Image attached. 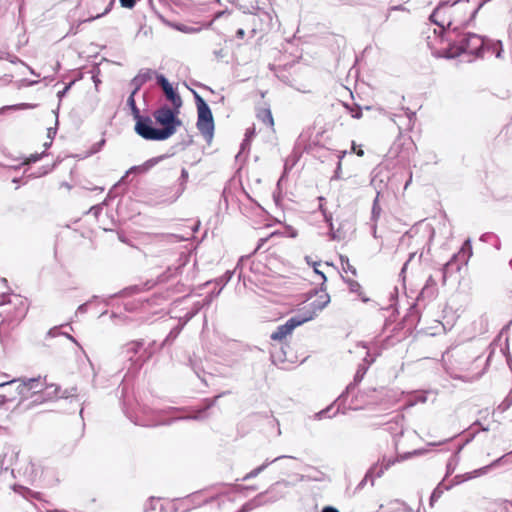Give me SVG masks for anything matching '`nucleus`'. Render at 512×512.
<instances>
[{
    "label": "nucleus",
    "mask_w": 512,
    "mask_h": 512,
    "mask_svg": "<svg viewBox=\"0 0 512 512\" xmlns=\"http://www.w3.org/2000/svg\"><path fill=\"white\" fill-rule=\"evenodd\" d=\"M340 263L344 272H350L352 275H356V268L350 264L347 256H340Z\"/></svg>",
    "instance_id": "obj_20"
},
{
    "label": "nucleus",
    "mask_w": 512,
    "mask_h": 512,
    "mask_svg": "<svg viewBox=\"0 0 512 512\" xmlns=\"http://www.w3.org/2000/svg\"><path fill=\"white\" fill-rule=\"evenodd\" d=\"M40 159V155L38 154H34V155H31L28 159H27V162L26 163H34L36 161H38Z\"/></svg>",
    "instance_id": "obj_46"
},
{
    "label": "nucleus",
    "mask_w": 512,
    "mask_h": 512,
    "mask_svg": "<svg viewBox=\"0 0 512 512\" xmlns=\"http://www.w3.org/2000/svg\"><path fill=\"white\" fill-rule=\"evenodd\" d=\"M392 504H395V505H397V506H400V505H401V506H404V503L399 502V501H397V500H396V501H394V502H392Z\"/></svg>",
    "instance_id": "obj_61"
},
{
    "label": "nucleus",
    "mask_w": 512,
    "mask_h": 512,
    "mask_svg": "<svg viewBox=\"0 0 512 512\" xmlns=\"http://www.w3.org/2000/svg\"><path fill=\"white\" fill-rule=\"evenodd\" d=\"M347 109H349L351 116L355 119H359L362 117V111L359 107L356 108H350L349 106L345 105Z\"/></svg>",
    "instance_id": "obj_31"
},
{
    "label": "nucleus",
    "mask_w": 512,
    "mask_h": 512,
    "mask_svg": "<svg viewBox=\"0 0 512 512\" xmlns=\"http://www.w3.org/2000/svg\"><path fill=\"white\" fill-rule=\"evenodd\" d=\"M142 346L143 342L141 341L129 342L123 347V353L126 354V356H128L130 359H132V356L137 354Z\"/></svg>",
    "instance_id": "obj_17"
},
{
    "label": "nucleus",
    "mask_w": 512,
    "mask_h": 512,
    "mask_svg": "<svg viewBox=\"0 0 512 512\" xmlns=\"http://www.w3.org/2000/svg\"><path fill=\"white\" fill-rule=\"evenodd\" d=\"M131 112H132L133 118L136 120V122L139 121V119H143L145 117V116H141L140 110L138 109L137 106H135V108H132Z\"/></svg>",
    "instance_id": "obj_39"
},
{
    "label": "nucleus",
    "mask_w": 512,
    "mask_h": 512,
    "mask_svg": "<svg viewBox=\"0 0 512 512\" xmlns=\"http://www.w3.org/2000/svg\"><path fill=\"white\" fill-rule=\"evenodd\" d=\"M484 47V40L477 34L467 33L459 35V39L450 45V59L464 56L470 62L472 57L478 56Z\"/></svg>",
    "instance_id": "obj_4"
},
{
    "label": "nucleus",
    "mask_w": 512,
    "mask_h": 512,
    "mask_svg": "<svg viewBox=\"0 0 512 512\" xmlns=\"http://www.w3.org/2000/svg\"><path fill=\"white\" fill-rule=\"evenodd\" d=\"M219 397H220V395L215 396V397L211 400V402L207 405V407L205 408V410H206L207 408H209L210 406L214 405V404H215V402L217 401V399H218Z\"/></svg>",
    "instance_id": "obj_54"
},
{
    "label": "nucleus",
    "mask_w": 512,
    "mask_h": 512,
    "mask_svg": "<svg viewBox=\"0 0 512 512\" xmlns=\"http://www.w3.org/2000/svg\"><path fill=\"white\" fill-rule=\"evenodd\" d=\"M280 483L281 482L275 483L265 493H259L253 499H251L248 502H246L240 508V510L238 512H250V511H252L253 509H255L257 507H260V506L268 504V503H273V502L277 501L278 499L282 498V495H273L270 498L264 500V495L265 494H272V493H274L275 492V487L278 484H280ZM282 483L285 484L286 486H288V484H289L287 481H283Z\"/></svg>",
    "instance_id": "obj_8"
},
{
    "label": "nucleus",
    "mask_w": 512,
    "mask_h": 512,
    "mask_svg": "<svg viewBox=\"0 0 512 512\" xmlns=\"http://www.w3.org/2000/svg\"><path fill=\"white\" fill-rule=\"evenodd\" d=\"M406 114H407L409 121H411L412 118L415 116V113L411 112L409 109H406Z\"/></svg>",
    "instance_id": "obj_53"
},
{
    "label": "nucleus",
    "mask_w": 512,
    "mask_h": 512,
    "mask_svg": "<svg viewBox=\"0 0 512 512\" xmlns=\"http://www.w3.org/2000/svg\"><path fill=\"white\" fill-rule=\"evenodd\" d=\"M265 470V466H258L255 469L251 470L249 473H247L242 480L246 481L252 478L257 477L261 472Z\"/></svg>",
    "instance_id": "obj_25"
},
{
    "label": "nucleus",
    "mask_w": 512,
    "mask_h": 512,
    "mask_svg": "<svg viewBox=\"0 0 512 512\" xmlns=\"http://www.w3.org/2000/svg\"><path fill=\"white\" fill-rule=\"evenodd\" d=\"M180 332V329L179 328H174L170 331V333L168 334V336L165 338V340L163 341L162 345H165L167 344L168 342L170 341H173L179 334Z\"/></svg>",
    "instance_id": "obj_27"
},
{
    "label": "nucleus",
    "mask_w": 512,
    "mask_h": 512,
    "mask_svg": "<svg viewBox=\"0 0 512 512\" xmlns=\"http://www.w3.org/2000/svg\"><path fill=\"white\" fill-rule=\"evenodd\" d=\"M194 95L198 111L197 129L207 142H211L214 135V120L211 109L199 94L194 93Z\"/></svg>",
    "instance_id": "obj_5"
},
{
    "label": "nucleus",
    "mask_w": 512,
    "mask_h": 512,
    "mask_svg": "<svg viewBox=\"0 0 512 512\" xmlns=\"http://www.w3.org/2000/svg\"><path fill=\"white\" fill-rule=\"evenodd\" d=\"M352 228L353 225L349 221H343L336 230L333 228V231H330V237L337 241L343 240L346 238L347 231Z\"/></svg>",
    "instance_id": "obj_14"
},
{
    "label": "nucleus",
    "mask_w": 512,
    "mask_h": 512,
    "mask_svg": "<svg viewBox=\"0 0 512 512\" xmlns=\"http://www.w3.org/2000/svg\"><path fill=\"white\" fill-rule=\"evenodd\" d=\"M340 173H341V162L338 161L337 168L335 170L333 179H339L340 178Z\"/></svg>",
    "instance_id": "obj_44"
},
{
    "label": "nucleus",
    "mask_w": 512,
    "mask_h": 512,
    "mask_svg": "<svg viewBox=\"0 0 512 512\" xmlns=\"http://www.w3.org/2000/svg\"><path fill=\"white\" fill-rule=\"evenodd\" d=\"M395 462L396 460L393 459H384L379 468L373 467L375 469V477L380 478Z\"/></svg>",
    "instance_id": "obj_19"
},
{
    "label": "nucleus",
    "mask_w": 512,
    "mask_h": 512,
    "mask_svg": "<svg viewBox=\"0 0 512 512\" xmlns=\"http://www.w3.org/2000/svg\"><path fill=\"white\" fill-rule=\"evenodd\" d=\"M326 297L327 299L324 302L318 304L315 302L312 303L311 309L304 311L302 314H298L289 318L283 325L278 326L277 329L271 334V339L281 341L290 335L296 327L312 320L316 316L317 312L321 311L328 304L329 297Z\"/></svg>",
    "instance_id": "obj_3"
},
{
    "label": "nucleus",
    "mask_w": 512,
    "mask_h": 512,
    "mask_svg": "<svg viewBox=\"0 0 512 512\" xmlns=\"http://www.w3.org/2000/svg\"><path fill=\"white\" fill-rule=\"evenodd\" d=\"M448 468V465L446 466ZM448 478V469L446 470V473L442 479V481L437 485V487L433 490L431 496L429 505L430 507H434L435 503L440 499L444 492L448 490V485L446 484V479Z\"/></svg>",
    "instance_id": "obj_13"
},
{
    "label": "nucleus",
    "mask_w": 512,
    "mask_h": 512,
    "mask_svg": "<svg viewBox=\"0 0 512 512\" xmlns=\"http://www.w3.org/2000/svg\"><path fill=\"white\" fill-rule=\"evenodd\" d=\"M348 286L351 292L358 293L361 289V285L355 280H348Z\"/></svg>",
    "instance_id": "obj_30"
},
{
    "label": "nucleus",
    "mask_w": 512,
    "mask_h": 512,
    "mask_svg": "<svg viewBox=\"0 0 512 512\" xmlns=\"http://www.w3.org/2000/svg\"><path fill=\"white\" fill-rule=\"evenodd\" d=\"M19 455V450L9 444H0V473L13 465Z\"/></svg>",
    "instance_id": "obj_9"
},
{
    "label": "nucleus",
    "mask_w": 512,
    "mask_h": 512,
    "mask_svg": "<svg viewBox=\"0 0 512 512\" xmlns=\"http://www.w3.org/2000/svg\"><path fill=\"white\" fill-rule=\"evenodd\" d=\"M366 371H367V367H360V368L357 370V372H356V374H355V376H354V382H353V383H350V384L346 387L345 392H343V393L339 396L338 400H340V399L344 398V397L346 396V394H348V393H349V392H350V391L355 387V385H357L359 382H361V380L363 379V377H364V375H365Z\"/></svg>",
    "instance_id": "obj_16"
},
{
    "label": "nucleus",
    "mask_w": 512,
    "mask_h": 512,
    "mask_svg": "<svg viewBox=\"0 0 512 512\" xmlns=\"http://www.w3.org/2000/svg\"><path fill=\"white\" fill-rule=\"evenodd\" d=\"M58 334L59 333H58V328L57 327L50 329L49 332H48V335L51 336V337H55Z\"/></svg>",
    "instance_id": "obj_50"
},
{
    "label": "nucleus",
    "mask_w": 512,
    "mask_h": 512,
    "mask_svg": "<svg viewBox=\"0 0 512 512\" xmlns=\"http://www.w3.org/2000/svg\"><path fill=\"white\" fill-rule=\"evenodd\" d=\"M326 478L325 474L315 468H310L309 472L302 475L301 480L306 481H324Z\"/></svg>",
    "instance_id": "obj_18"
},
{
    "label": "nucleus",
    "mask_w": 512,
    "mask_h": 512,
    "mask_svg": "<svg viewBox=\"0 0 512 512\" xmlns=\"http://www.w3.org/2000/svg\"><path fill=\"white\" fill-rule=\"evenodd\" d=\"M176 29L186 34H194L198 33L201 30V27L189 26L185 24L176 25Z\"/></svg>",
    "instance_id": "obj_23"
},
{
    "label": "nucleus",
    "mask_w": 512,
    "mask_h": 512,
    "mask_svg": "<svg viewBox=\"0 0 512 512\" xmlns=\"http://www.w3.org/2000/svg\"><path fill=\"white\" fill-rule=\"evenodd\" d=\"M320 209L322 210L323 212V215H324V218H325V221L328 223L329 225V228H330V231H333V222H332V215L331 214H328L325 212V210H323L322 206H320Z\"/></svg>",
    "instance_id": "obj_35"
},
{
    "label": "nucleus",
    "mask_w": 512,
    "mask_h": 512,
    "mask_svg": "<svg viewBox=\"0 0 512 512\" xmlns=\"http://www.w3.org/2000/svg\"><path fill=\"white\" fill-rule=\"evenodd\" d=\"M156 79L158 85L161 86L162 89L170 85L169 81L166 79L164 75H157Z\"/></svg>",
    "instance_id": "obj_33"
},
{
    "label": "nucleus",
    "mask_w": 512,
    "mask_h": 512,
    "mask_svg": "<svg viewBox=\"0 0 512 512\" xmlns=\"http://www.w3.org/2000/svg\"><path fill=\"white\" fill-rule=\"evenodd\" d=\"M322 512H339V511L334 507L327 506V507L323 508Z\"/></svg>",
    "instance_id": "obj_51"
},
{
    "label": "nucleus",
    "mask_w": 512,
    "mask_h": 512,
    "mask_svg": "<svg viewBox=\"0 0 512 512\" xmlns=\"http://www.w3.org/2000/svg\"><path fill=\"white\" fill-rule=\"evenodd\" d=\"M234 274V271H226L225 274L219 278V282L222 284V286L226 285L232 278Z\"/></svg>",
    "instance_id": "obj_29"
},
{
    "label": "nucleus",
    "mask_w": 512,
    "mask_h": 512,
    "mask_svg": "<svg viewBox=\"0 0 512 512\" xmlns=\"http://www.w3.org/2000/svg\"><path fill=\"white\" fill-rule=\"evenodd\" d=\"M245 36V31L244 29L240 28L237 30L236 32V37L239 38V39H243Z\"/></svg>",
    "instance_id": "obj_49"
},
{
    "label": "nucleus",
    "mask_w": 512,
    "mask_h": 512,
    "mask_svg": "<svg viewBox=\"0 0 512 512\" xmlns=\"http://www.w3.org/2000/svg\"><path fill=\"white\" fill-rule=\"evenodd\" d=\"M203 412L204 411H198L196 414H194L192 416L179 417L178 419H195V420L203 419L204 418Z\"/></svg>",
    "instance_id": "obj_38"
},
{
    "label": "nucleus",
    "mask_w": 512,
    "mask_h": 512,
    "mask_svg": "<svg viewBox=\"0 0 512 512\" xmlns=\"http://www.w3.org/2000/svg\"><path fill=\"white\" fill-rule=\"evenodd\" d=\"M14 401H16V397L14 395L0 393V409L6 407L8 403Z\"/></svg>",
    "instance_id": "obj_24"
},
{
    "label": "nucleus",
    "mask_w": 512,
    "mask_h": 512,
    "mask_svg": "<svg viewBox=\"0 0 512 512\" xmlns=\"http://www.w3.org/2000/svg\"><path fill=\"white\" fill-rule=\"evenodd\" d=\"M113 3H114V0H111V1L109 2L108 6L106 7V9L104 10V12H102L101 14H96L95 16L90 17V18L88 19V21H92V20H94V19H97V18H100V17H102V16L106 15V14L111 10V8H112V6H113Z\"/></svg>",
    "instance_id": "obj_32"
},
{
    "label": "nucleus",
    "mask_w": 512,
    "mask_h": 512,
    "mask_svg": "<svg viewBox=\"0 0 512 512\" xmlns=\"http://www.w3.org/2000/svg\"><path fill=\"white\" fill-rule=\"evenodd\" d=\"M166 98L172 103L173 108L179 110L182 106V99L180 95L174 90L172 85L165 87L162 89Z\"/></svg>",
    "instance_id": "obj_15"
},
{
    "label": "nucleus",
    "mask_w": 512,
    "mask_h": 512,
    "mask_svg": "<svg viewBox=\"0 0 512 512\" xmlns=\"http://www.w3.org/2000/svg\"><path fill=\"white\" fill-rule=\"evenodd\" d=\"M247 145H249V140L245 138L241 144V150H244Z\"/></svg>",
    "instance_id": "obj_57"
},
{
    "label": "nucleus",
    "mask_w": 512,
    "mask_h": 512,
    "mask_svg": "<svg viewBox=\"0 0 512 512\" xmlns=\"http://www.w3.org/2000/svg\"><path fill=\"white\" fill-rule=\"evenodd\" d=\"M16 385V392L19 396V404L31 397H34L32 404H41L46 400L57 397L60 388L55 385L45 386L38 378H19L10 381L0 382V389H9Z\"/></svg>",
    "instance_id": "obj_1"
},
{
    "label": "nucleus",
    "mask_w": 512,
    "mask_h": 512,
    "mask_svg": "<svg viewBox=\"0 0 512 512\" xmlns=\"http://www.w3.org/2000/svg\"><path fill=\"white\" fill-rule=\"evenodd\" d=\"M73 395H74V393H68L67 391H65V392L63 393V395H61L60 397H62V398H68V397L73 396Z\"/></svg>",
    "instance_id": "obj_58"
},
{
    "label": "nucleus",
    "mask_w": 512,
    "mask_h": 512,
    "mask_svg": "<svg viewBox=\"0 0 512 512\" xmlns=\"http://www.w3.org/2000/svg\"><path fill=\"white\" fill-rule=\"evenodd\" d=\"M352 151L355 152L360 157L364 155V151L362 149L356 150L354 142L352 143Z\"/></svg>",
    "instance_id": "obj_48"
},
{
    "label": "nucleus",
    "mask_w": 512,
    "mask_h": 512,
    "mask_svg": "<svg viewBox=\"0 0 512 512\" xmlns=\"http://www.w3.org/2000/svg\"><path fill=\"white\" fill-rule=\"evenodd\" d=\"M392 10H402V6H394L391 8Z\"/></svg>",
    "instance_id": "obj_64"
},
{
    "label": "nucleus",
    "mask_w": 512,
    "mask_h": 512,
    "mask_svg": "<svg viewBox=\"0 0 512 512\" xmlns=\"http://www.w3.org/2000/svg\"><path fill=\"white\" fill-rule=\"evenodd\" d=\"M135 131L142 138L155 141L166 140V135L169 132L167 129L161 130L160 128L154 127L152 119L148 116L136 122Z\"/></svg>",
    "instance_id": "obj_7"
},
{
    "label": "nucleus",
    "mask_w": 512,
    "mask_h": 512,
    "mask_svg": "<svg viewBox=\"0 0 512 512\" xmlns=\"http://www.w3.org/2000/svg\"><path fill=\"white\" fill-rule=\"evenodd\" d=\"M152 74L153 72L150 69H141L139 71V73L130 82V85L133 87V94H137L141 87L147 81L152 79Z\"/></svg>",
    "instance_id": "obj_10"
},
{
    "label": "nucleus",
    "mask_w": 512,
    "mask_h": 512,
    "mask_svg": "<svg viewBox=\"0 0 512 512\" xmlns=\"http://www.w3.org/2000/svg\"><path fill=\"white\" fill-rule=\"evenodd\" d=\"M3 392L1 394L14 395L17 398L16 385L9 389H1Z\"/></svg>",
    "instance_id": "obj_40"
},
{
    "label": "nucleus",
    "mask_w": 512,
    "mask_h": 512,
    "mask_svg": "<svg viewBox=\"0 0 512 512\" xmlns=\"http://www.w3.org/2000/svg\"><path fill=\"white\" fill-rule=\"evenodd\" d=\"M332 409V406L327 407L326 409L321 410L320 412L315 414L316 419H323L326 417H331L328 415V412Z\"/></svg>",
    "instance_id": "obj_34"
},
{
    "label": "nucleus",
    "mask_w": 512,
    "mask_h": 512,
    "mask_svg": "<svg viewBox=\"0 0 512 512\" xmlns=\"http://www.w3.org/2000/svg\"><path fill=\"white\" fill-rule=\"evenodd\" d=\"M72 84H73V82H71L67 86H65L63 90H61L57 93V96L61 99L67 93V91L70 89Z\"/></svg>",
    "instance_id": "obj_42"
},
{
    "label": "nucleus",
    "mask_w": 512,
    "mask_h": 512,
    "mask_svg": "<svg viewBox=\"0 0 512 512\" xmlns=\"http://www.w3.org/2000/svg\"><path fill=\"white\" fill-rule=\"evenodd\" d=\"M149 509L153 510L154 507L152 506V504H149V507L145 506L144 508V511H148Z\"/></svg>",
    "instance_id": "obj_62"
},
{
    "label": "nucleus",
    "mask_w": 512,
    "mask_h": 512,
    "mask_svg": "<svg viewBox=\"0 0 512 512\" xmlns=\"http://www.w3.org/2000/svg\"><path fill=\"white\" fill-rule=\"evenodd\" d=\"M24 474L30 479L36 476L35 465L32 461H29L28 467H26Z\"/></svg>",
    "instance_id": "obj_26"
},
{
    "label": "nucleus",
    "mask_w": 512,
    "mask_h": 512,
    "mask_svg": "<svg viewBox=\"0 0 512 512\" xmlns=\"http://www.w3.org/2000/svg\"><path fill=\"white\" fill-rule=\"evenodd\" d=\"M69 340H71L73 343H75L76 345H79V343L77 342V340L71 336L70 334H64Z\"/></svg>",
    "instance_id": "obj_56"
},
{
    "label": "nucleus",
    "mask_w": 512,
    "mask_h": 512,
    "mask_svg": "<svg viewBox=\"0 0 512 512\" xmlns=\"http://www.w3.org/2000/svg\"><path fill=\"white\" fill-rule=\"evenodd\" d=\"M179 110L171 109L168 106H162L154 111L153 116L158 124L163 126L161 130H168L166 138L168 139L176 133L177 127L181 126L182 122L177 118Z\"/></svg>",
    "instance_id": "obj_6"
},
{
    "label": "nucleus",
    "mask_w": 512,
    "mask_h": 512,
    "mask_svg": "<svg viewBox=\"0 0 512 512\" xmlns=\"http://www.w3.org/2000/svg\"><path fill=\"white\" fill-rule=\"evenodd\" d=\"M179 180H180L181 192H183L185 189V183L188 180V171L185 168H183L181 170V176H180Z\"/></svg>",
    "instance_id": "obj_28"
},
{
    "label": "nucleus",
    "mask_w": 512,
    "mask_h": 512,
    "mask_svg": "<svg viewBox=\"0 0 512 512\" xmlns=\"http://www.w3.org/2000/svg\"><path fill=\"white\" fill-rule=\"evenodd\" d=\"M166 158V155H161L158 157L151 158L147 160L144 164L139 166H133L131 167L127 172L126 176L130 173H145L152 167H154L156 164H158L160 161Z\"/></svg>",
    "instance_id": "obj_12"
},
{
    "label": "nucleus",
    "mask_w": 512,
    "mask_h": 512,
    "mask_svg": "<svg viewBox=\"0 0 512 512\" xmlns=\"http://www.w3.org/2000/svg\"><path fill=\"white\" fill-rule=\"evenodd\" d=\"M430 21L435 25L432 34L427 36V45L433 56L448 58L446 2H440L430 15Z\"/></svg>",
    "instance_id": "obj_2"
},
{
    "label": "nucleus",
    "mask_w": 512,
    "mask_h": 512,
    "mask_svg": "<svg viewBox=\"0 0 512 512\" xmlns=\"http://www.w3.org/2000/svg\"><path fill=\"white\" fill-rule=\"evenodd\" d=\"M471 256H472V246L470 244V241L466 240L462 244L458 253L455 254L452 259H450V265L452 264V262L459 263V265L467 264V262Z\"/></svg>",
    "instance_id": "obj_11"
},
{
    "label": "nucleus",
    "mask_w": 512,
    "mask_h": 512,
    "mask_svg": "<svg viewBox=\"0 0 512 512\" xmlns=\"http://www.w3.org/2000/svg\"><path fill=\"white\" fill-rule=\"evenodd\" d=\"M254 134H255V129L254 128L247 129V131L245 133V138L250 141V139L254 136Z\"/></svg>",
    "instance_id": "obj_45"
},
{
    "label": "nucleus",
    "mask_w": 512,
    "mask_h": 512,
    "mask_svg": "<svg viewBox=\"0 0 512 512\" xmlns=\"http://www.w3.org/2000/svg\"><path fill=\"white\" fill-rule=\"evenodd\" d=\"M259 118L262 119V121L268 125V126H273L274 124V121H273V117H272V113L270 111V109H264L263 111H261L259 113Z\"/></svg>",
    "instance_id": "obj_21"
},
{
    "label": "nucleus",
    "mask_w": 512,
    "mask_h": 512,
    "mask_svg": "<svg viewBox=\"0 0 512 512\" xmlns=\"http://www.w3.org/2000/svg\"><path fill=\"white\" fill-rule=\"evenodd\" d=\"M135 95L136 94H133V91L131 92L130 96L128 97L127 99V106L132 109V108H135L136 105V102H135Z\"/></svg>",
    "instance_id": "obj_37"
},
{
    "label": "nucleus",
    "mask_w": 512,
    "mask_h": 512,
    "mask_svg": "<svg viewBox=\"0 0 512 512\" xmlns=\"http://www.w3.org/2000/svg\"><path fill=\"white\" fill-rule=\"evenodd\" d=\"M346 155V151H343L341 152V154L339 155V161L341 162V160L343 159V157Z\"/></svg>",
    "instance_id": "obj_59"
},
{
    "label": "nucleus",
    "mask_w": 512,
    "mask_h": 512,
    "mask_svg": "<svg viewBox=\"0 0 512 512\" xmlns=\"http://www.w3.org/2000/svg\"><path fill=\"white\" fill-rule=\"evenodd\" d=\"M8 375L2 374L0 375V382L10 381L11 379H8Z\"/></svg>",
    "instance_id": "obj_55"
},
{
    "label": "nucleus",
    "mask_w": 512,
    "mask_h": 512,
    "mask_svg": "<svg viewBox=\"0 0 512 512\" xmlns=\"http://www.w3.org/2000/svg\"><path fill=\"white\" fill-rule=\"evenodd\" d=\"M315 272H316V273H318V274H320V275H321V277H322L324 280L326 279L325 275H324L323 273H321L320 271H318L316 268H315Z\"/></svg>",
    "instance_id": "obj_63"
},
{
    "label": "nucleus",
    "mask_w": 512,
    "mask_h": 512,
    "mask_svg": "<svg viewBox=\"0 0 512 512\" xmlns=\"http://www.w3.org/2000/svg\"><path fill=\"white\" fill-rule=\"evenodd\" d=\"M460 476H455L454 478V484H458L461 482V480H459Z\"/></svg>",
    "instance_id": "obj_60"
},
{
    "label": "nucleus",
    "mask_w": 512,
    "mask_h": 512,
    "mask_svg": "<svg viewBox=\"0 0 512 512\" xmlns=\"http://www.w3.org/2000/svg\"><path fill=\"white\" fill-rule=\"evenodd\" d=\"M214 55H215L217 58H222V57H224L223 50H222V49H220V50H215V51H214Z\"/></svg>",
    "instance_id": "obj_52"
},
{
    "label": "nucleus",
    "mask_w": 512,
    "mask_h": 512,
    "mask_svg": "<svg viewBox=\"0 0 512 512\" xmlns=\"http://www.w3.org/2000/svg\"><path fill=\"white\" fill-rule=\"evenodd\" d=\"M285 457L286 456H279V457H276V458H274L273 460H270V461L266 460L261 466H265V469H266L270 464H272V463H274V462H276V461H278V460H280L282 458H285Z\"/></svg>",
    "instance_id": "obj_43"
},
{
    "label": "nucleus",
    "mask_w": 512,
    "mask_h": 512,
    "mask_svg": "<svg viewBox=\"0 0 512 512\" xmlns=\"http://www.w3.org/2000/svg\"><path fill=\"white\" fill-rule=\"evenodd\" d=\"M374 478L375 477V469L374 468H371L365 475V477L360 481V483L357 485V490H360L362 489L365 484L367 483L368 479H371V484L373 485L374 484Z\"/></svg>",
    "instance_id": "obj_22"
},
{
    "label": "nucleus",
    "mask_w": 512,
    "mask_h": 512,
    "mask_svg": "<svg viewBox=\"0 0 512 512\" xmlns=\"http://www.w3.org/2000/svg\"><path fill=\"white\" fill-rule=\"evenodd\" d=\"M122 7L125 8H133L135 6L136 1L135 0H119Z\"/></svg>",
    "instance_id": "obj_36"
},
{
    "label": "nucleus",
    "mask_w": 512,
    "mask_h": 512,
    "mask_svg": "<svg viewBox=\"0 0 512 512\" xmlns=\"http://www.w3.org/2000/svg\"><path fill=\"white\" fill-rule=\"evenodd\" d=\"M378 199L376 198L374 200V204H373V208H372V214H373V217H376L379 215V212H380V208L378 207Z\"/></svg>",
    "instance_id": "obj_41"
},
{
    "label": "nucleus",
    "mask_w": 512,
    "mask_h": 512,
    "mask_svg": "<svg viewBox=\"0 0 512 512\" xmlns=\"http://www.w3.org/2000/svg\"><path fill=\"white\" fill-rule=\"evenodd\" d=\"M87 307H88L87 303L81 304L77 309V313H86Z\"/></svg>",
    "instance_id": "obj_47"
}]
</instances>
